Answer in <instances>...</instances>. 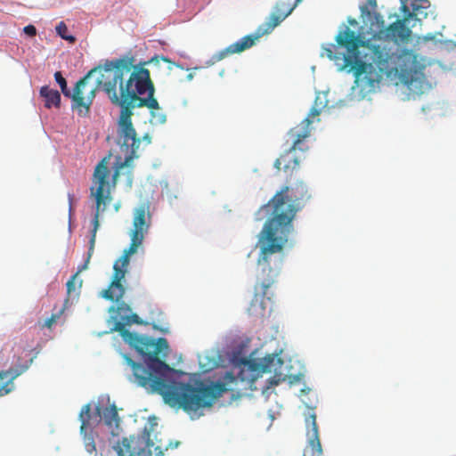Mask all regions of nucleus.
<instances>
[{"instance_id":"19","label":"nucleus","mask_w":456,"mask_h":456,"mask_svg":"<svg viewBox=\"0 0 456 456\" xmlns=\"http://www.w3.org/2000/svg\"><path fill=\"white\" fill-rule=\"evenodd\" d=\"M132 323L140 324L142 323V321L136 314H132L131 312L129 314L122 315L121 321L115 322L114 327L111 329V330L118 332L123 338L124 332L121 330H127L126 326L131 325Z\"/></svg>"},{"instance_id":"26","label":"nucleus","mask_w":456,"mask_h":456,"mask_svg":"<svg viewBox=\"0 0 456 456\" xmlns=\"http://www.w3.org/2000/svg\"><path fill=\"white\" fill-rule=\"evenodd\" d=\"M187 77H188V79H189V80H190V79H191V78L193 77L192 74H189Z\"/></svg>"},{"instance_id":"3","label":"nucleus","mask_w":456,"mask_h":456,"mask_svg":"<svg viewBox=\"0 0 456 456\" xmlns=\"http://www.w3.org/2000/svg\"><path fill=\"white\" fill-rule=\"evenodd\" d=\"M376 0H368L361 6V15L369 26V38L348 26L342 25L335 37V44L322 46L321 55L335 62H342V68H349L354 77V84L362 92H371L383 77L397 74L399 56L391 51L399 38V19L386 26L383 17L376 12Z\"/></svg>"},{"instance_id":"21","label":"nucleus","mask_w":456,"mask_h":456,"mask_svg":"<svg viewBox=\"0 0 456 456\" xmlns=\"http://www.w3.org/2000/svg\"><path fill=\"white\" fill-rule=\"evenodd\" d=\"M131 311L132 310L127 304L121 302L115 309V314L112 316V318L115 320V322L121 321L122 315L129 314Z\"/></svg>"},{"instance_id":"17","label":"nucleus","mask_w":456,"mask_h":456,"mask_svg":"<svg viewBox=\"0 0 456 456\" xmlns=\"http://www.w3.org/2000/svg\"><path fill=\"white\" fill-rule=\"evenodd\" d=\"M39 94L45 100V107L51 109L53 107L60 108L61 105V94L47 86H42Z\"/></svg>"},{"instance_id":"5","label":"nucleus","mask_w":456,"mask_h":456,"mask_svg":"<svg viewBox=\"0 0 456 456\" xmlns=\"http://www.w3.org/2000/svg\"><path fill=\"white\" fill-rule=\"evenodd\" d=\"M412 36L415 37L413 49L401 51V83L406 100L415 99L428 92L435 84L426 73L428 65V60L425 57L419 56L415 52L419 51L421 45L428 42H433L435 45L443 43L437 39V36H442L441 33H428L420 37L413 31H411L410 38L404 43L410 42Z\"/></svg>"},{"instance_id":"13","label":"nucleus","mask_w":456,"mask_h":456,"mask_svg":"<svg viewBox=\"0 0 456 456\" xmlns=\"http://www.w3.org/2000/svg\"><path fill=\"white\" fill-rule=\"evenodd\" d=\"M321 113V110L313 108L311 109L310 112L308 113L307 117L303 119V121L300 123L301 130H298V127H295L290 129L289 134L294 138V147L297 146L298 144L303 143L305 139H307L311 134V128L310 126L314 122V118L318 117Z\"/></svg>"},{"instance_id":"16","label":"nucleus","mask_w":456,"mask_h":456,"mask_svg":"<svg viewBox=\"0 0 456 456\" xmlns=\"http://www.w3.org/2000/svg\"><path fill=\"white\" fill-rule=\"evenodd\" d=\"M27 367L23 368L21 370H2L0 371V397L8 395L12 391L14 390L15 385L13 383L14 379L20 376Z\"/></svg>"},{"instance_id":"15","label":"nucleus","mask_w":456,"mask_h":456,"mask_svg":"<svg viewBox=\"0 0 456 456\" xmlns=\"http://www.w3.org/2000/svg\"><path fill=\"white\" fill-rule=\"evenodd\" d=\"M307 422L311 424V429L308 431V444L312 451L311 456H323L315 414H312Z\"/></svg>"},{"instance_id":"8","label":"nucleus","mask_w":456,"mask_h":456,"mask_svg":"<svg viewBox=\"0 0 456 456\" xmlns=\"http://www.w3.org/2000/svg\"><path fill=\"white\" fill-rule=\"evenodd\" d=\"M151 225V215L144 205H142L134 209L133 228L130 232L131 243L128 248L124 250L123 255L118 259L115 264L125 269L129 264L130 256L135 254L138 248L142 244L145 234L148 232Z\"/></svg>"},{"instance_id":"24","label":"nucleus","mask_w":456,"mask_h":456,"mask_svg":"<svg viewBox=\"0 0 456 456\" xmlns=\"http://www.w3.org/2000/svg\"><path fill=\"white\" fill-rule=\"evenodd\" d=\"M23 31L25 34H27L29 37H35L37 34V29H36L35 26H33V25H28V26L24 27Z\"/></svg>"},{"instance_id":"11","label":"nucleus","mask_w":456,"mask_h":456,"mask_svg":"<svg viewBox=\"0 0 456 456\" xmlns=\"http://www.w3.org/2000/svg\"><path fill=\"white\" fill-rule=\"evenodd\" d=\"M113 269L112 281L109 288L102 292V296L108 300L118 302L124 297L126 291L122 284L126 270L120 268L118 264H114Z\"/></svg>"},{"instance_id":"10","label":"nucleus","mask_w":456,"mask_h":456,"mask_svg":"<svg viewBox=\"0 0 456 456\" xmlns=\"http://www.w3.org/2000/svg\"><path fill=\"white\" fill-rule=\"evenodd\" d=\"M78 418L81 421L80 434L83 436L85 448L88 453L96 456V447L90 422L92 419L90 403H86L82 407Z\"/></svg>"},{"instance_id":"6","label":"nucleus","mask_w":456,"mask_h":456,"mask_svg":"<svg viewBox=\"0 0 456 456\" xmlns=\"http://www.w3.org/2000/svg\"><path fill=\"white\" fill-rule=\"evenodd\" d=\"M121 168H116L110 177V170L108 167L107 158H103L95 167L90 188V196L95 200V213L94 216V229L89 240V248L87 257L83 265L78 266L77 275L88 267L90 259L94 254L96 232L99 227L100 213L106 209V207L112 201L111 190L116 187L119 171Z\"/></svg>"},{"instance_id":"14","label":"nucleus","mask_w":456,"mask_h":456,"mask_svg":"<svg viewBox=\"0 0 456 456\" xmlns=\"http://www.w3.org/2000/svg\"><path fill=\"white\" fill-rule=\"evenodd\" d=\"M96 413L99 417H101V415L102 414L103 421L105 425L110 429L111 435L118 436L120 419L118 414L116 405L113 404L109 407H106L103 409L102 411V408L99 405H97Z\"/></svg>"},{"instance_id":"23","label":"nucleus","mask_w":456,"mask_h":456,"mask_svg":"<svg viewBox=\"0 0 456 456\" xmlns=\"http://www.w3.org/2000/svg\"><path fill=\"white\" fill-rule=\"evenodd\" d=\"M160 61H164V62H166V63H168V64H169V66H168V70H171V69H172V68H173V66H174V64H175V63H174V62H172L168 58L164 57V56H158V55H156V56L152 57V58H151L150 61H148L146 63L151 64V65H152V66H154V67H157V68H158V67L159 66V64H160Z\"/></svg>"},{"instance_id":"22","label":"nucleus","mask_w":456,"mask_h":456,"mask_svg":"<svg viewBox=\"0 0 456 456\" xmlns=\"http://www.w3.org/2000/svg\"><path fill=\"white\" fill-rule=\"evenodd\" d=\"M67 305L64 304L63 307L60 309L57 313L53 314L49 318H47L45 322L44 327L51 329L53 324L57 322L60 317L62 315L66 309Z\"/></svg>"},{"instance_id":"12","label":"nucleus","mask_w":456,"mask_h":456,"mask_svg":"<svg viewBox=\"0 0 456 456\" xmlns=\"http://www.w3.org/2000/svg\"><path fill=\"white\" fill-rule=\"evenodd\" d=\"M308 147H305V142L297 146H292L278 158L274 162V167L278 170L283 169L289 172L297 169L299 166V158L296 155L297 151H305Z\"/></svg>"},{"instance_id":"27","label":"nucleus","mask_w":456,"mask_h":456,"mask_svg":"<svg viewBox=\"0 0 456 456\" xmlns=\"http://www.w3.org/2000/svg\"><path fill=\"white\" fill-rule=\"evenodd\" d=\"M145 140H149L150 141V137L148 135H145Z\"/></svg>"},{"instance_id":"4","label":"nucleus","mask_w":456,"mask_h":456,"mask_svg":"<svg viewBox=\"0 0 456 456\" xmlns=\"http://www.w3.org/2000/svg\"><path fill=\"white\" fill-rule=\"evenodd\" d=\"M311 197L307 185L303 181H297L295 184L282 187L256 212L257 221L270 217L259 235V271L256 274L254 297L248 307L251 314H265L266 303L271 301L268 289L276 282L280 273L283 258L281 252L289 234L293 230L292 221Z\"/></svg>"},{"instance_id":"2","label":"nucleus","mask_w":456,"mask_h":456,"mask_svg":"<svg viewBox=\"0 0 456 456\" xmlns=\"http://www.w3.org/2000/svg\"><path fill=\"white\" fill-rule=\"evenodd\" d=\"M133 61V58L116 59L107 61L102 67L91 69L77 82L72 94L61 73H54L55 81L62 94L71 98V107L79 116L88 115L99 86L105 92L110 102L119 108L118 135L121 149H125L128 156L117 168L130 167L126 173L128 187H132L133 183V167L129 162L134 159L141 143L132 123V116L139 114L137 109L146 107L151 111L150 121L152 125H162L167 121L166 115L161 112L159 103L154 97L155 87L149 69L134 67Z\"/></svg>"},{"instance_id":"28","label":"nucleus","mask_w":456,"mask_h":456,"mask_svg":"<svg viewBox=\"0 0 456 456\" xmlns=\"http://www.w3.org/2000/svg\"><path fill=\"white\" fill-rule=\"evenodd\" d=\"M300 0H297V2H299Z\"/></svg>"},{"instance_id":"9","label":"nucleus","mask_w":456,"mask_h":456,"mask_svg":"<svg viewBox=\"0 0 456 456\" xmlns=\"http://www.w3.org/2000/svg\"><path fill=\"white\" fill-rule=\"evenodd\" d=\"M428 0H401V12L403 14L401 19V42L407 41L411 35V28L420 29L422 20L428 16L429 8Z\"/></svg>"},{"instance_id":"18","label":"nucleus","mask_w":456,"mask_h":456,"mask_svg":"<svg viewBox=\"0 0 456 456\" xmlns=\"http://www.w3.org/2000/svg\"><path fill=\"white\" fill-rule=\"evenodd\" d=\"M83 281L78 279L77 273H75L68 281L67 286V298L64 304L67 305L70 298H77L79 296L80 289L82 287Z\"/></svg>"},{"instance_id":"7","label":"nucleus","mask_w":456,"mask_h":456,"mask_svg":"<svg viewBox=\"0 0 456 456\" xmlns=\"http://www.w3.org/2000/svg\"><path fill=\"white\" fill-rule=\"evenodd\" d=\"M284 3H277L274 11L269 15L266 20L260 24L252 35H247L230 45L224 51L220 53L218 60L223 59L228 54L240 53L253 46L260 37L270 34L278 25H280L293 11L294 7H289L287 11L283 10Z\"/></svg>"},{"instance_id":"25","label":"nucleus","mask_w":456,"mask_h":456,"mask_svg":"<svg viewBox=\"0 0 456 456\" xmlns=\"http://www.w3.org/2000/svg\"><path fill=\"white\" fill-rule=\"evenodd\" d=\"M347 22L349 23V25L355 27V28H357L359 25L358 21L354 18H348Z\"/></svg>"},{"instance_id":"1","label":"nucleus","mask_w":456,"mask_h":456,"mask_svg":"<svg viewBox=\"0 0 456 456\" xmlns=\"http://www.w3.org/2000/svg\"><path fill=\"white\" fill-rule=\"evenodd\" d=\"M122 330L124 341L142 355L147 365L145 367L125 356L127 365L132 368L134 382L148 392L162 395L170 406L181 408L187 413L211 407L217 398L229 390L227 385L230 383H246L244 389L251 388L263 373L271 372H273V376L268 380V388L286 380L287 376L281 370L283 360L277 354H268L261 359L243 360L238 375L226 372L224 383L178 382L172 377L173 369L161 360L167 357L168 352V343L165 338L155 339L128 330Z\"/></svg>"},{"instance_id":"20","label":"nucleus","mask_w":456,"mask_h":456,"mask_svg":"<svg viewBox=\"0 0 456 456\" xmlns=\"http://www.w3.org/2000/svg\"><path fill=\"white\" fill-rule=\"evenodd\" d=\"M56 32L62 39H65L70 43H74L76 41L75 37L69 35V28L63 21L59 22V24L56 26Z\"/></svg>"}]
</instances>
